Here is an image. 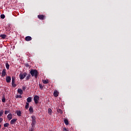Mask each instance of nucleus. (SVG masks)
<instances>
[{
  "instance_id": "39",
  "label": "nucleus",
  "mask_w": 131,
  "mask_h": 131,
  "mask_svg": "<svg viewBox=\"0 0 131 131\" xmlns=\"http://www.w3.org/2000/svg\"><path fill=\"white\" fill-rule=\"evenodd\" d=\"M1 74H2V73L0 72V75H1Z\"/></svg>"
},
{
  "instance_id": "33",
  "label": "nucleus",
  "mask_w": 131,
  "mask_h": 131,
  "mask_svg": "<svg viewBox=\"0 0 131 131\" xmlns=\"http://www.w3.org/2000/svg\"><path fill=\"white\" fill-rule=\"evenodd\" d=\"M2 102H3V103H5V102H6V98H3L2 99Z\"/></svg>"
},
{
  "instance_id": "34",
  "label": "nucleus",
  "mask_w": 131,
  "mask_h": 131,
  "mask_svg": "<svg viewBox=\"0 0 131 131\" xmlns=\"http://www.w3.org/2000/svg\"><path fill=\"white\" fill-rule=\"evenodd\" d=\"M63 130H64V131H68V130H67V128H66V127H64L63 128Z\"/></svg>"
},
{
  "instance_id": "10",
  "label": "nucleus",
  "mask_w": 131,
  "mask_h": 131,
  "mask_svg": "<svg viewBox=\"0 0 131 131\" xmlns=\"http://www.w3.org/2000/svg\"><path fill=\"white\" fill-rule=\"evenodd\" d=\"M16 121H17V119H13L11 120L10 124H15L16 123Z\"/></svg>"
},
{
  "instance_id": "16",
  "label": "nucleus",
  "mask_w": 131,
  "mask_h": 131,
  "mask_svg": "<svg viewBox=\"0 0 131 131\" xmlns=\"http://www.w3.org/2000/svg\"><path fill=\"white\" fill-rule=\"evenodd\" d=\"M42 82L44 84H48L49 83V80H42Z\"/></svg>"
},
{
  "instance_id": "1",
  "label": "nucleus",
  "mask_w": 131,
  "mask_h": 131,
  "mask_svg": "<svg viewBox=\"0 0 131 131\" xmlns=\"http://www.w3.org/2000/svg\"><path fill=\"white\" fill-rule=\"evenodd\" d=\"M30 73L32 76H34L35 78H37L38 76V72L36 69H32L30 71Z\"/></svg>"
},
{
  "instance_id": "8",
  "label": "nucleus",
  "mask_w": 131,
  "mask_h": 131,
  "mask_svg": "<svg viewBox=\"0 0 131 131\" xmlns=\"http://www.w3.org/2000/svg\"><path fill=\"white\" fill-rule=\"evenodd\" d=\"M32 39V38L29 36H28L25 37V40H26V41H30V40H31Z\"/></svg>"
},
{
  "instance_id": "18",
  "label": "nucleus",
  "mask_w": 131,
  "mask_h": 131,
  "mask_svg": "<svg viewBox=\"0 0 131 131\" xmlns=\"http://www.w3.org/2000/svg\"><path fill=\"white\" fill-rule=\"evenodd\" d=\"M29 108V103L28 102L26 103L25 108L28 109Z\"/></svg>"
},
{
  "instance_id": "26",
  "label": "nucleus",
  "mask_w": 131,
  "mask_h": 131,
  "mask_svg": "<svg viewBox=\"0 0 131 131\" xmlns=\"http://www.w3.org/2000/svg\"><path fill=\"white\" fill-rule=\"evenodd\" d=\"M3 114H4V111H0V117H2L3 116Z\"/></svg>"
},
{
  "instance_id": "37",
  "label": "nucleus",
  "mask_w": 131,
  "mask_h": 131,
  "mask_svg": "<svg viewBox=\"0 0 131 131\" xmlns=\"http://www.w3.org/2000/svg\"><path fill=\"white\" fill-rule=\"evenodd\" d=\"M26 67H29V64H27L26 65Z\"/></svg>"
},
{
  "instance_id": "29",
  "label": "nucleus",
  "mask_w": 131,
  "mask_h": 131,
  "mask_svg": "<svg viewBox=\"0 0 131 131\" xmlns=\"http://www.w3.org/2000/svg\"><path fill=\"white\" fill-rule=\"evenodd\" d=\"M12 85L13 88H16V86H17V85L16 84H15V82L12 83Z\"/></svg>"
},
{
  "instance_id": "2",
  "label": "nucleus",
  "mask_w": 131,
  "mask_h": 131,
  "mask_svg": "<svg viewBox=\"0 0 131 131\" xmlns=\"http://www.w3.org/2000/svg\"><path fill=\"white\" fill-rule=\"evenodd\" d=\"M31 118H32L31 126H35V125L36 124V118L35 117V116L34 115L32 116Z\"/></svg>"
},
{
  "instance_id": "4",
  "label": "nucleus",
  "mask_w": 131,
  "mask_h": 131,
  "mask_svg": "<svg viewBox=\"0 0 131 131\" xmlns=\"http://www.w3.org/2000/svg\"><path fill=\"white\" fill-rule=\"evenodd\" d=\"M33 100L36 104H38V101H39V96L35 95L33 98Z\"/></svg>"
},
{
  "instance_id": "14",
  "label": "nucleus",
  "mask_w": 131,
  "mask_h": 131,
  "mask_svg": "<svg viewBox=\"0 0 131 131\" xmlns=\"http://www.w3.org/2000/svg\"><path fill=\"white\" fill-rule=\"evenodd\" d=\"M17 93H18L19 95H23V90H22V89H18Z\"/></svg>"
},
{
  "instance_id": "9",
  "label": "nucleus",
  "mask_w": 131,
  "mask_h": 131,
  "mask_svg": "<svg viewBox=\"0 0 131 131\" xmlns=\"http://www.w3.org/2000/svg\"><path fill=\"white\" fill-rule=\"evenodd\" d=\"M53 95L54 97H57L58 96H59V93L58 91H57V90H55L54 91Z\"/></svg>"
},
{
  "instance_id": "17",
  "label": "nucleus",
  "mask_w": 131,
  "mask_h": 131,
  "mask_svg": "<svg viewBox=\"0 0 131 131\" xmlns=\"http://www.w3.org/2000/svg\"><path fill=\"white\" fill-rule=\"evenodd\" d=\"M27 101L28 103H31V101H32V100L31 99V97H28L27 99Z\"/></svg>"
},
{
  "instance_id": "24",
  "label": "nucleus",
  "mask_w": 131,
  "mask_h": 131,
  "mask_svg": "<svg viewBox=\"0 0 131 131\" xmlns=\"http://www.w3.org/2000/svg\"><path fill=\"white\" fill-rule=\"evenodd\" d=\"M15 98H16V99H18V98H19V99H21L22 96L17 95L15 96Z\"/></svg>"
},
{
  "instance_id": "20",
  "label": "nucleus",
  "mask_w": 131,
  "mask_h": 131,
  "mask_svg": "<svg viewBox=\"0 0 131 131\" xmlns=\"http://www.w3.org/2000/svg\"><path fill=\"white\" fill-rule=\"evenodd\" d=\"M16 114L18 116H21V111H17L16 112Z\"/></svg>"
},
{
  "instance_id": "19",
  "label": "nucleus",
  "mask_w": 131,
  "mask_h": 131,
  "mask_svg": "<svg viewBox=\"0 0 131 131\" xmlns=\"http://www.w3.org/2000/svg\"><path fill=\"white\" fill-rule=\"evenodd\" d=\"M52 112H53V111H52V109L49 108L48 109V114H49V115H52Z\"/></svg>"
},
{
  "instance_id": "36",
  "label": "nucleus",
  "mask_w": 131,
  "mask_h": 131,
  "mask_svg": "<svg viewBox=\"0 0 131 131\" xmlns=\"http://www.w3.org/2000/svg\"><path fill=\"white\" fill-rule=\"evenodd\" d=\"M3 119L2 118H0V123L3 121Z\"/></svg>"
},
{
  "instance_id": "32",
  "label": "nucleus",
  "mask_w": 131,
  "mask_h": 131,
  "mask_svg": "<svg viewBox=\"0 0 131 131\" xmlns=\"http://www.w3.org/2000/svg\"><path fill=\"white\" fill-rule=\"evenodd\" d=\"M8 113H10V111H5V115H7V114H8Z\"/></svg>"
},
{
  "instance_id": "30",
  "label": "nucleus",
  "mask_w": 131,
  "mask_h": 131,
  "mask_svg": "<svg viewBox=\"0 0 131 131\" xmlns=\"http://www.w3.org/2000/svg\"><path fill=\"white\" fill-rule=\"evenodd\" d=\"M34 127H35V126H32V127L31 128L30 131H33V130H34Z\"/></svg>"
},
{
  "instance_id": "38",
  "label": "nucleus",
  "mask_w": 131,
  "mask_h": 131,
  "mask_svg": "<svg viewBox=\"0 0 131 131\" xmlns=\"http://www.w3.org/2000/svg\"><path fill=\"white\" fill-rule=\"evenodd\" d=\"M1 127H2V125H0V128H1Z\"/></svg>"
},
{
  "instance_id": "3",
  "label": "nucleus",
  "mask_w": 131,
  "mask_h": 131,
  "mask_svg": "<svg viewBox=\"0 0 131 131\" xmlns=\"http://www.w3.org/2000/svg\"><path fill=\"white\" fill-rule=\"evenodd\" d=\"M26 75H27V73L26 72H25L24 73H20L19 74V78L20 79H24L25 77H26Z\"/></svg>"
},
{
  "instance_id": "27",
  "label": "nucleus",
  "mask_w": 131,
  "mask_h": 131,
  "mask_svg": "<svg viewBox=\"0 0 131 131\" xmlns=\"http://www.w3.org/2000/svg\"><path fill=\"white\" fill-rule=\"evenodd\" d=\"M39 86L41 90H42V89H43V86H42V85L41 83L39 84Z\"/></svg>"
},
{
  "instance_id": "15",
  "label": "nucleus",
  "mask_w": 131,
  "mask_h": 131,
  "mask_svg": "<svg viewBox=\"0 0 131 131\" xmlns=\"http://www.w3.org/2000/svg\"><path fill=\"white\" fill-rule=\"evenodd\" d=\"M64 122L66 125H68L69 124V121H68V120H67V119L64 120Z\"/></svg>"
},
{
  "instance_id": "13",
  "label": "nucleus",
  "mask_w": 131,
  "mask_h": 131,
  "mask_svg": "<svg viewBox=\"0 0 131 131\" xmlns=\"http://www.w3.org/2000/svg\"><path fill=\"white\" fill-rule=\"evenodd\" d=\"M0 37L2 38V39H5L7 37V35L6 34H1L0 35Z\"/></svg>"
},
{
  "instance_id": "7",
  "label": "nucleus",
  "mask_w": 131,
  "mask_h": 131,
  "mask_svg": "<svg viewBox=\"0 0 131 131\" xmlns=\"http://www.w3.org/2000/svg\"><path fill=\"white\" fill-rule=\"evenodd\" d=\"M6 82H7L8 83L11 82V76H6Z\"/></svg>"
},
{
  "instance_id": "28",
  "label": "nucleus",
  "mask_w": 131,
  "mask_h": 131,
  "mask_svg": "<svg viewBox=\"0 0 131 131\" xmlns=\"http://www.w3.org/2000/svg\"><path fill=\"white\" fill-rule=\"evenodd\" d=\"M15 81V77H12V83H14Z\"/></svg>"
},
{
  "instance_id": "31",
  "label": "nucleus",
  "mask_w": 131,
  "mask_h": 131,
  "mask_svg": "<svg viewBox=\"0 0 131 131\" xmlns=\"http://www.w3.org/2000/svg\"><path fill=\"white\" fill-rule=\"evenodd\" d=\"M5 17L6 16H5V14H2V15H1V19H5Z\"/></svg>"
},
{
  "instance_id": "11",
  "label": "nucleus",
  "mask_w": 131,
  "mask_h": 131,
  "mask_svg": "<svg viewBox=\"0 0 131 131\" xmlns=\"http://www.w3.org/2000/svg\"><path fill=\"white\" fill-rule=\"evenodd\" d=\"M29 111L30 114H32V113H33V107H32V106H30Z\"/></svg>"
},
{
  "instance_id": "5",
  "label": "nucleus",
  "mask_w": 131,
  "mask_h": 131,
  "mask_svg": "<svg viewBox=\"0 0 131 131\" xmlns=\"http://www.w3.org/2000/svg\"><path fill=\"white\" fill-rule=\"evenodd\" d=\"M37 17L40 20H45V19H46V15H43L42 14H39Z\"/></svg>"
},
{
  "instance_id": "35",
  "label": "nucleus",
  "mask_w": 131,
  "mask_h": 131,
  "mask_svg": "<svg viewBox=\"0 0 131 131\" xmlns=\"http://www.w3.org/2000/svg\"><path fill=\"white\" fill-rule=\"evenodd\" d=\"M25 90H26V87L23 86V91H25Z\"/></svg>"
},
{
  "instance_id": "12",
  "label": "nucleus",
  "mask_w": 131,
  "mask_h": 131,
  "mask_svg": "<svg viewBox=\"0 0 131 131\" xmlns=\"http://www.w3.org/2000/svg\"><path fill=\"white\" fill-rule=\"evenodd\" d=\"M7 118L9 119V120H11L12 118H13V116L12 115V114H9L7 116Z\"/></svg>"
},
{
  "instance_id": "25",
  "label": "nucleus",
  "mask_w": 131,
  "mask_h": 131,
  "mask_svg": "<svg viewBox=\"0 0 131 131\" xmlns=\"http://www.w3.org/2000/svg\"><path fill=\"white\" fill-rule=\"evenodd\" d=\"M6 67L7 69H9V68H10V64H9V63H6Z\"/></svg>"
},
{
  "instance_id": "21",
  "label": "nucleus",
  "mask_w": 131,
  "mask_h": 131,
  "mask_svg": "<svg viewBox=\"0 0 131 131\" xmlns=\"http://www.w3.org/2000/svg\"><path fill=\"white\" fill-rule=\"evenodd\" d=\"M57 112H58V113H60V114H63V111H62V110L60 108L57 110Z\"/></svg>"
},
{
  "instance_id": "6",
  "label": "nucleus",
  "mask_w": 131,
  "mask_h": 131,
  "mask_svg": "<svg viewBox=\"0 0 131 131\" xmlns=\"http://www.w3.org/2000/svg\"><path fill=\"white\" fill-rule=\"evenodd\" d=\"M7 74V72L6 69L3 70L2 73V77H4L5 75Z\"/></svg>"
},
{
  "instance_id": "23",
  "label": "nucleus",
  "mask_w": 131,
  "mask_h": 131,
  "mask_svg": "<svg viewBox=\"0 0 131 131\" xmlns=\"http://www.w3.org/2000/svg\"><path fill=\"white\" fill-rule=\"evenodd\" d=\"M26 80H28L30 79V74H28V76L26 78Z\"/></svg>"
},
{
  "instance_id": "22",
  "label": "nucleus",
  "mask_w": 131,
  "mask_h": 131,
  "mask_svg": "<svg viewBox=\"0 0 131 131\" xmlns=\"http://www.w3.org/2000/svg\"><path fill=\"white\" fill-rule=\"evenodd\" d=\"M9 125H10V124H9L8 123H6L4 124V127H8Z\"/></svg>"
}]
</instances>
